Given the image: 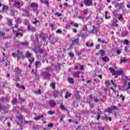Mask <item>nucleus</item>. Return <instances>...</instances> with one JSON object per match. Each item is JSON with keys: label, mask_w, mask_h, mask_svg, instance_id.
Returning <instances> with one entry per match:
<instances>
[{"label": "nucleus", "mask_w": 130, "mask_h": 130, "mask_svg": "<svg viewBox=\"0 0 130 130\" xmlns=\"http://www.w3.org/2000/svg\"><path fill=\"white\" fill-rule=\"evenodd\" d=\"M42 76L45 80L49 79L50 78V73L49 72H47V71H45L43 73H42Z\"/></svg>", "instance_id": "nucleus-1"}, {"label": "nucleus", "mask_w": 130, "mask_h": 130, "mask_svg": "<svg viewBox=\"0 0 130 130\" xmlns=\"http://www.w3.org/2000/svg\"><path fill=\"white\" fill-rule=\"evenodd\" d=\"M22 6H24V2H15V4H14V6L16 7L18 9H20Z\"/></svg>", "instance_id": "nucleus-2"}, {"label": "nucleus", "mask_w": 130, "mask_h": 130, "mask_svg": "<svg viewBox=\"0 0 130 130\" xmlns=\"http://www.w3.org/2000/svg\"><path fill=\"white\" fill-rule=\"evenodd\" d=\"M23 71L20 69L19 67H16L14 69V73H15V76H19Z\"/></svg>", "instance_id": "nucleus-3"}, {"label": "nucleus", "mask_w": 130, "mask_h": 130, "mask_svg": "<svg viewBox=\"0 0 130 130\" xmlns=\"http://www.w3.org/2000/svg\"><path fill=\"white\" fill-rule=\"evenodd\" d=\"M83 3L84 5L87 7H90L93 5V2L91 0H84Z\"/></svg>", "instance_id": "nucleus-4"}, {"label": "nucleus", "mask_w": 130, "mask_h": 130, "mask_svg": "<svg viewBox=\"0 0 130 130\" xmlns=\"http://www.w3.org/2000/svg\"><path fill=\"white\" fill-rule=\"evenodd\" d=\"M30 7L33 9V11H35L38 9V4L35 3H32L30 4Z\"/></svg>", "instance_id": "nucleus-5"}, {"label": "nucleus", "mask_w": 130, "mask_h": 130, "mask_svg": "<svg viewBox=\"0 0 130 130\" xmlns=\"http://www.w3.org/2000/svg\"><path fill=\"white\" fill-rule=\"evenodd\" d=\"M123 6V3H116L115 5L116 9H118V10H121L122 7Z\"/></svg>", "instance_id": "nucleus-6"}, {"label": "nucleus", "mask_w": 130, "mask_h": 130, "mask_svg": "<svg viewBox=\"0 0 130 130\" xmlns=\"http://www.w3.org/2000/svg\"><path fill=\"white\" fill-rule=\"evenodd\" d=\"M27 29L28 31H31L32 32H36V28L33 26H31L30 24H28Z\"/></svg>", "instance_id": "nucleus-7"}, {"label": "nucleus", "mask_w": 130, "mask_h": 130, "mask_svg": "<svg viewBox=\"0 0 130 130\" xmlns=\"http://www.w3.org/2000/svg\"><path fill=\"white\" fill-rule=\"evenodd\" d=\"M49 103L50 104V106L52 107V108L55 107V106L56 105V103H55V101H49Z\"/></svg>", "instance_id": "nucleus-8"}, {"label": "nucleus", "mask_w": 130, "mask_h": 130, "mask_svg": "<svg viewBox=\"0 0 130 130\" xmlns=\"http://www.w3.org/2000/svg\"><path fill=\"white\" fill-rule=\"evenodd\" d=\"M38 51L39 53H43L44 56H46V54H47V53H46V51L43 50V49L39 48Z\"/></svg>", "instance_id": "nucleus-9"}, {"label": "nucleus", "mask_w": 130, "mask_h": 130, "mask_svg": "<svg viewBox=\"0 0 130 130\" xmlns=\"http://www.w3.org/2000/svg\"><path fill=\"white\" fill-rule=\"evenodd\" d=\"M41 61H36L35 62V66L37 69H39V68H40L41 67Z\"/></svg>", "instance_id": "nucleus-10"}, {"label": "nucleus", "mask_w": 130, "mask_h": 130, "mask_svg": "<svg viewBox=\"0 0 130 130\" xmlns=\"http://www.w3.org/2000/svg\"><path fill=\"white\" fill-rule=\"evenodd\" d=\"M57 41V40L56 39V38L53 37L52 38L51 41H50V43L51 44H52L53 45H54V44H55Z\"/></svg>", "instance_id": "nucleus-11"}, {"label": "nucleus", "mask_w": 130, "mask_h": 130, "mask_svg": "<svg viewBox=\"0 0 130 130\" xmlns=\"http://www.w3.org/2000/svg\"><path fill=\"white\" fill-rule=\"evenodd\" d=\"M31 56H32V54H31V53H30V51H27V52L25 54V57H26V58H30V57H31Z\"/></svg>", "instance_id": "nucleus-12"}, {"label": "nucleus", "mask_w": 130, "mask_h": 130, "mask_svg": "<svg viewBox=\"0 0 130 130\" xmlns=\"http://www.w3.org/2000/svg\"><path fill=\"white\" fill-rule=\"evenodd\" d=\"M81 74V72L78 71L77 72H75L73 73V76L74 77H75V78H80V76H79V75H80Z\"/></svg>", "instance_id": "nucleus-13"}, {"label": "nucleus", "mask_w": 130, "mask_h": 130, "mask_svg": "<svg viewBox=\"0 0 130 130\" xmlns=\"http://www.w3.org/2000/svg\"><path fill=\"white\" fill-rule=\"evenodd\" d=\"M40 2L42 4H44V5H46L47 7H49V2H48V1L40 0Z\"/></svg>", "instance_id": "nucleus-14"}, {"label": "nucleus", "mask_w": 130, "mask_h": 130, "mask_svg": "<svg viewBox=\"0 0 130 130\" xmlns=\"http://www.w3.org/2000/svg\"><path fill=\"white\" fill-rule=\"evenodd\" d=\"M101 59L103 60V61H105V62H107V61H109V59L108 57L105 56L104 57H102Z\"/></svg>", "instance_id": "nucleus-15"}, {"label": "nucleus", "mask_w": 130, "mask_h": 130, "mask_svg": "<svg viewBox=\"0 0 130 130\" xmlns=\"http://www.w3.org/2000/svg\"><path fill=\"white\" fill-rule=\"evenodd\" d=\"M68 81L70 84H74L75 83V81H74V78H69L68 79Z\"/></svg>", "instance_id": "nucleus-16"}, {"label": "nucleus", "mask_w": 130, "mask_h": 130, "mask_svg": "<svg viewBox=\"0 0 130 130\" xmlns=\"http://www.w3.org/2000/svg\"><path fill=\"white\" fill-rule=\"evenodd\" d=\"M7 24L9 27H12L13 26V22H12V19H8Z\"/></svg>", "instance_id": "nucleus-17"}, {"label": "nucleus", "mask_w": 130, "mask_h": 130, "mask_svg": "<svg viewBox=\"0 0 130 130\" xmlns=\"http://www.w3.org/2000/svg\"><path fill=\"white\" fill-rule=\"evenodd\" d=\"M44 116L43 115L38 116L36 117H35V120H39V119H40L41 118H42V117H44Z\"/></svg>", "instance_id": "nucleus-18"}, {"label": "nucleus", "mask_w": 130, "mask_h": 130, "mask_svg": "<svg viewBox=\"0 0 130 130\" xmlns=\"http://www.w3.org/2000/svg\"><path fill=\"white\" fill-rule=\"evenodd\" d=\"M77 43H79V38L73 41V45H75V44H77Z\"/></svg>", "instance_id": "nucleus-19"}, {"label": "nucleus", "mask_w": 130, "mask_h": 130, "mask_svg": "<svg viewBox=\"0 0 130 130\" xmlns=\"http://www.w3.org/2000/svg\"><path fill=\"white\" fill-rule=\"evenodd\" d=\"M72 96V93H69V91L66 92V95L65 96L66 99H68L69 97H71Z\"/></svg>", "instance_id": "nucleus-20"}, {"label": "nucleus", "mask_w": 130, "mask_h": 130, "mask_svg": "<svg viewBox=\"0 0 130 130\" xmlns=\"http://www.w3.org/2000/svg\"><path fill=\"white\" fill-rule=\"evenodd\" d=\"M20 109L23 112H27V109L25 108V107L23 106L21 107Z\"/></svg>", "instance_id": "nucleus-21"}, {"label": "nucleus", "mask_w": 130, "mask_h": 130, "mask_svg": "<svg viewBox=\"0 0 130 130\" xmlns=\"http://www.w3.org/2000/svg\"><path fill=\"white\" fill-rule=\"evenodd\" d=\"M100 54H101V56H104L105 52L103 50H100Z\"/></svg>", "instance_id": "nucleus-22"}, {"label": "nucleus", "mask_w": 130, "mask_h": 130, "mask_svg": "<svg viewBox=\"0 0 130 130\" xmlns=\"http://www.w3.org/2000/svg\"><path fill=\"white\" fill-rule=\"evenodd\" d=\"M20 45H22V46H27V45H28V43L26 42H20Z\"/></svg>", "instance_id": "nucleus-23"}, {"label": "nucleus", "mask_w": 130, "mask_h": 130, "mask_svg": "<svg viewBox=\"0 0 130 130\" xmlns=\"http://www.w3.org/2000/svg\"><path fill=\"white\" fill-rule=\"evenodd\" d=\"M9 9V7L7 5H4L3 8V13H4V12L6 11V10H8Z\"/></svg>", "instance_id": "nucleus-24"}, {"label": "nucleus", "mask_w": 130, "mask_h": 130, "mask_svg": "<svg viewBox=\"0 0 130 130\" xmlns=\"http://www.w3.org/2000/svg\"><path fill=\"white\" fill-rule=\"evenodd\" d=\"M23 24L24 25H27V27H28V25H30L29 24V21H28V19H24V21H23Z\"/></svg>", "instance_id": "nucleus-25"}, {"label": "nucleus", "mask_w": 130, "mask_h": 130, "mask_svg": "<svg viewBox=\"0 0 130 130\" xmlns=\"http://www.w3.org/2000/svg\"><path fill=\"white\" fill-rule=\"evenodd\" d=\"M6 35V33L4 32V31H0V37H5V36Z\"/></svg>", "instance_id": "nucleus-26"}, {"label": "nucleus", "mask_w": 130, "mask_h": 130, "mask_svg": "<svg viewBox=\"0 0 130 130\" xmlns=\"http://www.w3.org/2000/svg\"><path fill=\"white\" fill-rule=\"evenodd\" d=\"M105 84L107 87L110 86V81H109V80H106Z\"/></svg>", "instance_id": "nucleus-27"}, {"label": "nucleus", "mask_w": 130, "mask_h": 130, "mask_svg": "<svg viewBox=\"0 0 130 130\" xmlns=\"http://www.w3.org/2000/svg\"><path fill=\"white\" fill-rule=\"evenodd\" d=\"M53 94L55 97H57V96H58V91L55 90L53 92Z\"/></svg>", "instance_id": "nucleus-28"}, {"label": "nucleus", "mask_w": 130, "mask_h": 130, "mask_svg": "<svg viewBox=\"0 0 130 130\" xmlns=\"http://www.w3.org/2000/svg\"><path fill=\"white\" fill-rule=\"evenodd\" d=\"M17 101H18V100L16 98H15L14 99H13L12 100V101L11 102V103L12 104H16V103H17Z\"/></svg>", "instance_id": "nucleus-29"}, {"label": "nucleus", "mask_w": 130, "mask_h": 130, "mask_svg": "<svg viewBox=\"0 0 130 130\" xmlns=\"http://www.w3.org/2000/svg\"><path fill=\"white\" fill-rule=\"evenodd\" d=\"M40 37L41 38V39H42V40H43L44 41V40H45V37H44V34H40Z\"/></svg>", "instance_id": "nucleus-30"}, {"label": "nucleus", "mask_w": 130, "mask_h": 130, "mask_svg": "<svg viewBox=\"0 0 130 130\" xmlns=\"http://www.w3.org/2000/svg\"><path fill=\"white\" fill-rule=\"evenodd\" d=\"M34 59H35V58H34V57H31V59H29V62H30V64H32V63L33 62H34Z\"/></svg>", "instance_id": "nucleus-31"}, {"label": "nucleus", "mask_w": 130, "mask_h": 130, "mask_svg": "<svg viewBox=\"0 0 130 130\" xmlns=\"http://www.w3.org/2000/svg\"><path fill=\"white\" fill-rule=\"evenodd\" d=\"M77 130H83L84 128L82 127V125L78 126L77 128H76Z\"/></svg>", "instance_id": "nucleus-32"}, {"label": "nucleus", "mask_w": 130, "mask_h": 130, "mask_svg": "<svg viewBox=\"0 0 130 130\" xmlns=\"http://www.w3.org/2000/svg\"><path fill=\"white\" fill-rule=\"evenodd\" d=\"M60 109L62 110H68L66 108H64V106H63L62 104H61L60 105Z\"/></svg>", "instance_id": "nucleus-33"}, {"label": "nucleus", "mask_w": 130, "mask_h": 130, "mask_svg": "<svg viewBox=\"0 0 130 130\" xmlns=\"http://www.w3.org/2000/svg\"><path fill=\"white\" fill-rule=\"evenodd\" d=\"M107 112H108V113L109 114H111L112 113V110L111 109V108H108L107 109Z\"/></svg>", "instance_id": "nucleus-34"}, {"label": "nucleus", "mask_w": 130, "mask_h": 130, "mask_svg": "<svg viewBox=\"0 0 130 130\" xmlns=\"http://www.w3.org/2000/svg\"><path fill=\"white\" fill-rule=\"evenodd\" d=\"M55 112L53 111H48V114H50V115H53Z\"/></svg>", "instance_id": "nucleus-35"}, {"label": "nucleus", "mask_w": 130, "mask_h": 130, "mask_svg": "<svg viewBox=\"0 0 130 130\" xmlns=\"http://www.w3.org/2000/svg\"><path fill=\"white\" fill-rule=\"evenodd\" d=\"M61 67V64L58 63L57 66L55 67V68H56L57 69H58L59 71H60Z\"/></svg>", "instance_id": "nucleus-36"}, {"label": "nucleus", "mask_w": 130, "mask_h": 130, "mask_svg": "<svg viewBox=\"0 0 130 130\" xmlns=\"http://www.w3.org/2000/svg\"><path fill=\"white\" fill-rule=\"evenodd\" d=\"M112 110H117V107L115 106H113L111 107Z\"/></svg>", "instance_id": "nucleus-37"}, {"label": "nucleus", "mask_w": 130, "mask_h": 130, "mask_svg": "<svg viewBox=\"0 0 130 130\" xmlns=\"http://www.w3.org/2000/svg\"><path fill=\"white\" fill-rule=\"evenodd\" d=\"M113 14L114 15V16H115V17H116V16H117V10H115L113 12Z\"/></svg>", "instance_id": "nucleus-38"}, {"label": "nucleus", "mask_w": 130, "mask_h": 130, "mask_svg": "<svg viewBox=\"0 0 130 130\" xmlns=\"http://www.w3.org/2000/svg\"><path fill=\"white\" fill-rule=\"evenodd\" d=\"M16 118L18 119H23V115H20L19 116H16Z\"/></svg>", "instance_id": "nucleus-39"}, {"label": "nucleus", "mask_w": 130, "mask_h": 130, "mask_svg": "<svg viewBox=\"0 0 130 130\" xmlns=\"http://www.w3.org/2000/svg\"><path fill=\"white\" fill-rule=\"evenodd\" d=\"M128 43H129V41H128V40H124L123 44L126 45V44H128Z\"/></svg>", "instance_id": "nucleus-40"}, {"label": "nucleus", "mask_w": 130, "mask_h": 130, "mask_svg": "<svg viewBox=\"0 0 130 130\" xmlns=\"http://www.w3.org/2000/svg\"><path fill=\"white\" fill-rule=\"evenodd\" d=\"M125 61H127L126 58H124V59H121V61L120 63H122L123 62H125Z\"/></svg>", "instance_id": "nucleus-41"}, {"label": "nucleus", "mask_w": 130, "mask_h": 130, "mask_svg": "<svg viewBox=\"0 0 130 130\" xmlns=\"http://www.w3.org/2000/svg\"><path fill=\"white\" fill-rule=\"evenodd\" d=\"M16 82H21V79L19 78L18 75L16 76Z\"/></svg>", "instance_id": "nucleus-42"}, {"label": "nucleus", "mask_w": 130, "mask_h": 130, "mask_svg": "<svg viewBox=\"0 0 130 130\" xmlns=\"http://www.w3.org/2000/svg\"><path fill=\"white\" fill-rule=\"evenodd\" d=\"M50 70H51V68H50V67L49 66L46 68V72H47L48 73V72H49Z\"/></svg>", "instance_id": "nucleus-43"}, {"label": "nucleus", "mask_w": 130, "mask_h": 130, "mask_svg": "<svg viewBox=\"0 0 130 130\" xmlns=\"http://www.w3.org/2000/svg\"><path fill=\"white\" fill-rule=\"evenodd\" d=\"M51 86L53 89H55V83H52L51 84Z\"/></svg>", "instance_id": "nucleus-44"}, {"label": "nucleus", "mask_w": 130, "mask_h": 130, "mask_svg": "<svg viewBox=\"0 0 130 130\" xmlns=\"http://www.w3.org/2000/svg\"><path fill=\"white\" fill-rule=\"evenodd\" d=\"M48 127H53V123H50V124L47 125Z\"/></svg>", "instance_id": "nucleus-45"}, {"label": "nucleus", "mask_w": 130, "mask_h": 130, "mask_svg": "<svg viewBox=\"0 0 130 130\" xmlns=\"http://www.w3.org/2000/svg\"><path fill=\"white\" fill-rule=\"evenodd\" d=\"M18 54L17 55H23V52L19 51V50H17Z\"/></svg>", "instance_id": "nucleus-46"}, {"label": "nucleus", "mask_w": 130, "mask_h": 130, "mask_svg": "<svg viewBox=\"0 0 130 130\" xmlns=\"http://www.w3.org/2000/svg\"><path fill=\"white\" fill-rule=\"evenodd\" d=\"M109 70L111 71V73H114L115 70L112 68L110 67L109 68Z\"/></svg>", "instance_id": "nucleus-47"}, {"label": "nucleus", "mask_w": 130, "mask_h": 130, "mask_svg": "<svg viewBox=\"0 0 130 130\" xmlns=\"http://www.w3.org/2000/svg\"><path fill=\"white\" fill-rule=\"evenodd\" d=\"M98 114L99 115H100V114H101L102 113V112L101 111V110H100V109H98Z\"/></svg>", "instance_id": "nucleus-48"}, {"label": "nucleus", "mask_w": 130, "mask_h": 130, "mask_svg": "<svg viewBox=\"0 0 130 130\" xmlns=\"http://www.w3.org/2000/svg\"><path fill=\"white\" fill-rule=\"evenodd\" d=\"M75 104H76V105ZM73 106L74 107H78V106H79V105H78V104H76V102L75 101L73 102Z\"/></svg>", "instance_id": "nucleus-49"}, {"label": "nucleus", "mask_w": 130, "mask_h": 130, "mask_svg": "<svg viewBox=\"0 0 130 130\" xmlns=\"http://www.w3.org/2000/svg\"><path fill=\"white\" fill-rule=\"evenodd\" d=\"M118 20H123V17H122V15H120V16L118 17Z\"/></svg>", "instance_id": "nucleus-50"}, {"label": "nucleus", "mask_w": 130, "mask_h": 130, "mask_svg": "<svg viewBox=\"0 0 130 130\" xmlns=\"http://www.w3.org/2000/svg\"><path fill=\"white\" fill-rule=\"evenodd\" d=\"M69 55L71 56V57H74V56H75V54L72 52L69 53Z\"/></svg>", "instance_id": "nucleus-51"}, {"label": "nucleus", "mask_w": 130, "mask_h": 130, "mask_svg": "<svg viewBox=\"0 0 130 130\" xmlns=\"http://www.w3.org/2000/svg\"><path fill=\"white\" fill-rule=\"evenodd\" d=\"M55 16H57V17H60L61 16V13H56L55 14Z\"/></svg>", "instance_id": "nucleus-52"}, {"label": "nucleus", "mask_w": 130, "mask_h": 130, "mask_svg": "<svg viewBox=\"0 0 130 130\" xmlns=\"http://www.w3.org/2000/svg\"><path fill=\"white\" fill-rule=\"evenodd\" d=\"M37 23H39V20H35L32 22V24H34L35 25H36Z\"/></svg>", "instance_id": "nucleus-53"}, {"label": "nucleus", "mask_w": 130, "mask_h": 130, "mask_svg": "<svg viewBox=\"0 0 130 130\" xmlns=\"http://www.w3.org/2000/svg\"><path fill=\"white\" fill-rule=\"evenodd\" d=\"M62 31H61V30L60 29H57L56 31V33L57 34H60V33H62Z\"/></svg>", "instance_id": "nucleus-54"}, {"label": "nucleus", "mask_w": 130, "mask_h": 130, "mask_svg": "<svg viewBox=\"0 0 130 130\" xmlns=\"http://www.w3.org/2000/svg\"><path fill=\"white\" fill-rule=\"evenodd\" d=\"M66 29H70L71 28V25L70 24H67L66 26Z\"/></svg>", "instance_id": "nucleus-55"}, {"label": "nucleus", "mask_w": 130, "mask_h": 130, "mask_svg": "<svg viewBox=\"0 0 130 130\" xmlns=\"http://www.w3.org/2000/svg\"><path fill=\"white\" fill-rule=\"evenodd\" d=\"M17 55H18L15 54V53H12V56H13V57H14V58H16L17 57Z\"/></svg>", "instance_id": "nucleus-56"}, {"label": "nucleus", "mask_w": 130, "mask_h": 130, "mask_svg": "<svg viewBox=\"0 0 130 130\" xmlns=\"http://www.w3.org/2000/svg\"><path fill=\"white\" fill-rule=\"evenodd\" d=\"M94 102H95V103H97L99 102V99H98V98H95L94 99Z\"/></svg>", "instance_id": "nucleus-57"}, {"label": "nucleus", "mask_w": 130, "mask_h": 130, "mask_svg": "<svg viewBox=\"0 0 130 130\" xmlns=\"http://www.w3.org/2000/svg\"><path fill=\"white\" fill-rule=\"evenodd\" d=\"M9 64H10V61H7L6 62V64H5L6 67H8Z\"/></svg>", "instance_id": "nucleus-58"}, {"label": "nucleus", "mask_w": 130, "mask_h": 130, "mask_svg": "<svg viewBox=\"0 0 130 130\" xmlns=\"http://www.w3.org/2000/svg\"><path fill=\"white\" fill-rule=\"evenodd\" d=\"M95 48L96 49H99V48H100V45L99 44L96 45L95 46Z\"/></svg>", "instance_id": "nucleus-59"}, {"label": "nucleus", "mask_w": 130, "mask_h": 130, "mask_svg": "<svg viewBox=\"0 0 130 130\" xmlns=\"http://www.w3.org/2000/svg\"><path fill=\"white\" fill-rule=\"evenodd\" d=\"M76 53H77V55H81L82 54V53L79 51H77Z\"/></svg>", "instance_id": "nucleus-60"}, {"label": "nucleus", "mask_w": 130, "mask_h": 130, "mask_svg": "<svg viewBox=\"0 0 130 130\" xmlns=\"http://www.w3.org/2000/svg\"><path fill=\"white\" fill-rule=\"evenodd\" d=\"M84 15H87L88 14V10L86 9L84 11Z\"/></svg>", "instance_id": "nucleus-61"}, {"label": "nucleus", "mask_w": 130, "mask_h": 130, "mask_svg": "<svg viewBox=\"0 0 130 130\" xmlns=\"http://www.w3.org/2000/svg\"><path fill=\"white\" fill-rule=\"evenodd\" d=\"M124 50H125V51H126V52H128V49L127 47H126V46L125 47Z\"/></svg>", "instance_id": "nucleus-62"}, {"label": "nucleus", "mask_w": 130, "mask_h": 130, "mask_svg": "<svg viewBox=\"0 0 130 130\" xmlns=\"http://www.w3.org/2000/svg\"><path fill=\"white\" fill-rule=\"evenodd\" d=\"M28 15L29 14L26 12H25V13L23 14V16H28Z\"/></svg>", "instance_id": "nucleus-63"}, {"label": "nucleus", "mask_w": 130, "mask_h": 130, "mask_svg": "<svg viewBox=\"0 0 130 130\" xmlns=\"http://www.w3.org/2000/svg\"><path fill=\"white\" fill-rule=\"evenodd\" d=\"M74 26L76 27V28H79V24L78 23H75L74 24Z\"/></svg>", "instance_id": "nucleus-64"}]
</instances>
